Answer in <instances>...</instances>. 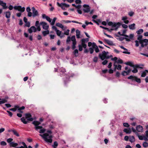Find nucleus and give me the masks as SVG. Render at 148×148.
I'll return each mask as SVG.
<instances>
[{"label":"nucleus","instance_id":"f257e3e1","mask_svg":"<svg viewBox=\"0 0 148 148\" xmlns=\"http://www.w3.org/2000/svg\"><path fill=\"white\" fill-rule=\"evenodd\" d=\"M47 133H45L43 134H40L39 135L41 136L44 140L47 143H51L52 141V136L49 135V134H52V132L50 130H48L47 131Z\"/></svg>","mask_w":148,"mask_h":148},{"label":"nucleus","instance_id":"f03ea898","mask_svg":"<svg viewBox=\"0 0 148 148\" xmlns=\"http://www.w3.org/2000/svg\"><path fill=\"white\" fill-rule=\"evenodd\" d=\"M32 124L34 125L35 126V128L36 130L37 131L38 129L40 130L39 131L40 133H43L45 132V129L43 128L42 126H39L41 124L40 122L38 121H34L32 122Z\"/></svg>","mask_w":148,"mask_h":148},{"label":"nucleus","instance_id":"7ed1b4c3","mask_svg":"<svg viewBox=\"0 0 148 148\" xmlns=\"http://www.w3.org/2000/svg\"><path fill=\"white\" fill-rule=\"evenodd\" d=\"M108 25L109 26H111L112 28L110 29V31L116 30L120 27L121 24L119 23H113L110 21L108 22Z\"/></svg>","mask_w":148,"mask_h":148},{"label":"nucleus","instance_id":"20e7f679","mask_svg":"<svg viewBox=\"0 0 148 148\" xmlns=\"http://www.w3.org/2000/svg\"><path fill=\"white\" fill-rule=\"evenodd\" d=\"M108 52H106L105 51H103L102 53H99V58L102 60L106 59H109V57L108 56Z\"/></svg>","mask_w":148,"mask_h":148},{"label":"nucleus","instance_id":"39448f33","mask_svg":"<svg viewBox=\"0 0 148 148\" xmlns=\"http://www.w3.org/2000/svg\"><path fill=\"white\" fill-rule=\"evenodd\" d=\"M142 35H139L138 36L137 38V39L139 40V43L141 44V46L139 48L141 49L142 48H143L144 47L143 45V42H148V39H145L143 40L142 39Z\"/></svg>","mask_w":148,"mask_h":148},{"label":"nucleus","instance_id":"423d86ee","mask_svg":"<svg viewBox=\"0 0 148 148\" xmlns=\"http://www.w3.org/2000/svg\"><path fill=\"white\" fill-rule=\"evenodd\" d=\"M127 79H131L132 81H135L138 83H140L141 82V80L140 78H138L137 77L133 76V75H130L128 77Z\"/></svg>","mask_w":148,"mask_h":148},{"label":"nucleus","instance_id":"0eeeda50","mask_svg":"<svg viewBox=\"0 0 148 148\" xmlns=\"http://www.w3.org/2000/svg\"><path fill=\"white\" fill-rule=\"evenodd\" d=\"M14 8L15 10H18V11L21 12H24L25 10L24 7H22L20 5L15 6L14 7Z\"/></svg>","mask_w":148,"mask_h":148},{"label":"nucleus","instance_id":"6e6552de","mask_svg":"<svg viewBox=\"0 0 148 148\" xmlns=\"http://www.w3.org/2000/svg\"><path fill=\"white\" fill-rule=\"evenodd\" d=\"M83 7L85 8L83 9V10L84 12L88 13L90 11V8L88 5L84 4L83 5Z\"/></svg>","mask_w":148,"mask_h":148},{"label":"nucleus","instance_id":"1a4fd4ad","mask_svg":"<svg viewBox=\"0 0 148 148\" xmlns=\"http://www.w3.org/2000/svg\"><path fill=\"white\" fill-rule=\"evenodd\" d=\"M32 117V115L30 113H27L25 114V117L28 121H33V118Z\"/></svg>","mask_w":148,"mask_h":148},{"label":"nucleus","instance_id":"9d476101","mask_svg":"<svg viewBox=\"0 0 148 148\" xmlns=\"http://www.w3.org/2000/svg\"><path fill=\"white\" fill-rule=\"evenodd\" d=\"M40 24L42 25L43 29L47 30L48 29L49 26L47 23L44 22H42L40 23Z\"/></svg>","mask_w":148,"mask_h":148},{"label":"nucleus","instance_id":"9b49d317","mask_svg":"<svg viewBox=\"0 0 148 148\" xmlns=\"http://www.w3.org/2000/svg\"><path fill=\"white\" fill-rule=\"evenodd\" d=\"M32 16L33 17H35L36 16H38L39 14L38 11L35 9L34 7H32Z\"/></svg>","mask_w":148,"mask_h":148},{"label":"nucleus","instance_id":"f8f14e48","mask_svg":"<svg viewBox=\"0 0 148 148\" xmlns=\"http://www.w3.org/2000/svg\"><path fill=\"white\" fill-rule=\"evenodd\" d=\"M28 31L30 34L32 33V32H35L36 31V28L34 26H32L28 29Z\"/></svg>","mask_w":148,"mask_h":148},{"label":"nucleus","instance_id":"ddd939ff","mask_svg":"<svg viewBox=\"0 0 148 148\" xmlns=\"http://www.w3.org/2000/svg\"><path fill=\"white\" fill-rule=\"evenodd\" d=\"M81 41L82 46L85 49L86 47V45L85 44V42H86V39L85 38L82 39Z\"/></svg>","mask_w":148,"mask_h":148},{"label":"nucleus","instance_id":"4468645a","mask_svg":"<svg viewBox=\"0 0 148 148\" xmlns=\"http://www.w3.org/2000/svg\"><path fill=\"white\" fill-rule=\"evenodd\" d=\"M136 130L138 132H142L143 131V127L140 125H137L136 127Z\"/></svg>","mask_w":148,"mask_h":148},{"label":"nucleus","instance_id":"2eb2a0df","mask_svg":"<svg viewBox=\"0 0 148 148\" xmlns=\"http://www.w3.org/2000/svg\"><path fill=\"white\" fill-rule=\"evenodd\" d=\"M0 5L3 7L4 9H6L7 8L6 3H4L3 1L0 0Z\"/></svg>","mask_w":148,"mask_h":148},{"label":"nucleus","instance_id":"dca6fc26","mask_svg":"<svg viewBox=\"0 0 148 148\" xmlns=\"http://www.w3.org/2000/svg\"><path fill=\"white\" fill-rule=\"evenodd\" d=\"M134 36V35L133 34H131L128 37L125 38L126 40L127 41H129L130 40V39H132Z\"/></svg>","mask_w":148,"mask_h":148},{"label":"nucleus","instance_id":"f3484780","mask_svg":"<svg viewBox=\"0 0 148 148\" xmlns=\"http://www.w3.org/2000/svg\"><path fill=\"white\" fill-rule=\"evenodd\" d=\"M66 71V70L64 68H62L60 71V76H64V73Z\"/></svg>","mask_w":148,"mask_h":148},{"label":"nucleus","instance_id":"a211bd4d","mask_svg":"<svg viewBox=\"0 0 148 148\" xmlns=\"http://www.w3.org/2000/svg\"><path fill=\"white\" fill-rule=\"evenodd\" d=\"M9 132H12L13 134L16 136L19 137V135L18 133L14 130H11L9 131Z\"/></svg>","mask_w":148,"mask_h":148},{"label":"nucleus","instance_id":"6ab92c4d","mask_svg":"<svg viewBox=\"0 0 148 148\" xmlns=\"http://www.w3.org/2000/svg\"><path fill=\"white\" fill-rule=\"evenodd\" d=\"M135 25H136L135 23H133L129 25L128 27L130 29L134 30L135 29Z\"/></svg>","mask_w":148,"mask_h":148},{"label":"nucleus","instance_id":"aec40b11","mask_svg":"<svg viewBox=\"0 0 148 148\" xmlns=\"http://www.w3.org/2000/svg\"><path fill=\"white\" fill-rule=\"evenodd\" d=\"M104 40L109 45H113V43L112 41L106 39H104Z\"/></svg>","mask_w":148,"mask_h":148},{"label":"nucleus","instance_id":"412c9836","mask_svg":"<svg viewBox=\"0 0 148 148\" xmlns=\"http://www.w3.org/2000/svg\"><path fill=\"white\" fill-rule=\"evenodd\" d=\"M125 64L127 65H129L131 66V67H133V68H134L136 67V66H135V65L133 64V63L131 62H127L125 63Z\"/></svg>","mask_w":148,"mask_h":148},{"label":"nucleus","instance_id":"4be33fe9","mask_svg":"<svg viewBox=\"0 0 148 148\" xmlns=\"http://www.w3.org/2000/svg\"><path fill=\"white\" fill-rule=\"evenodd\" d=\"M56 26L59 27H60V28H62V29H64V26L62 25V24L61 23H56Z\"/></svg>","mask_w":148,"mask_h":148},{"label":"nucleus","instance_id":"5701e85b","mask_svg":"<svg viewBox=\"0 0 148 148\" xmlns=\"http://www.w3.org/2000/svg\"><path fill=\"white\" fill-rule=\"evenodd\" d=\"M123 132L127 134H130L131 132V130L130 128L129 129L125 128L123 130Z\"/></svg>","mask_w":148,"mask_h":148},{"label":"nucleus","instance_id":"b1692460","mask_svg":"<svg viewBox=\"0 0 148 148\" xmlns=\"http://www.w3.org/2000/svg\"><path fill=\"white\" fill-rule=\"evenodd\" d=\"M10 146L13 147H15L18 145V144L14 143L13 142H11L10 143Z\"/></svg>","mask_w":148,"mask_h":148},{"label":"nucleus","instance_id":"393cba45","mask_svg":"<svg viewBox=\"0 0 148 148\" xmlns=\"http://www.w3.org/2000/svg\"><path fill=\"white\" fill-rule=\"evenodd\" d=\"M76 36L77 38H80V32L78 29H77L76 31Z\"/></svg>","mask_w":148,"mask_h":148},{"label":"nucleus","instance_id":"a878e982","mask_svg":"<svg viewBox=\"0 0 148 148\" xmlns=\"http://www.w3.org/2000/svg\"><path fill=\"white\" fill-rule=\"evenodd\" d=\"M129 141L131 143L134 142L135 141V138L134 136H129Z\"/></svg>","mask_w":148,"mask_h":148},{"label":"nucleus","instance_id":"bb28decb","mask_svg":"<svg viewBox=\"0 0 148 148\" xmlns=\"http://www.w3.org/2000/svg\"><path fill=\"white\" fill-rule=\"evenodd\" d=\"M5 17L7 18H9L10 17L11 14L9 11L5 12Z\"/></svg>","mask_w":148,"mask_h":148},{"label":"nucleus","instance_id":"cd10ccee","mask_svg":"<svg viewBox=\"0 0 148 148\" xmlns=\"http://www.w3.org/2000/svg\"><path fill=\"white\" fill-rule=\"evenodd\" d=\"M42 34L44 36H45L47 35L48 34H49V31L48 30L43 31L42 32Z\"/></svg>","mask_w":148,"mask_h":148},{"label":"nucleus","instance_id":"c85d7f7f","mask_svg":"<svg viewBox=\"0 0 148 148\" xmlns=\"http://www.w3.org/2000/svg\"><path fill=\"white\" fill-rule=\"evenodd\" d=\"M123 49L125 51L122 52L123 53L127 54H130V52L127 51H128L127 49H126L125 47L123 48Z\"/></svg>","mask_w":148,"mask_h":148},{"label":"nucleus","instance_id":"c756f323","mask_svg":"<svg viewBox=\"0 0 148 148\" xmlns=\"http://www.w3.org/2000/svg\"><path fill=\"white\" fill-rule=\"evenodd\" d=\"M73 53L75 56L77 57L78 56V51L77 49H75Z\"/></svg>","mask_w":148,"mask_h":148},{"label":"nucleus","instance_id":"7c9ffc66","mask_svg":"<svg viewBox=\"0 0 148 148\" xmlns=\"http://www.w3.org/2000/svg\"><path fill=\"white\" fill-rule=\"evenodd\" d=\"M15 107L16 108H18V110H23L25 108V107L23 106L21 108H19V106H15Z\"/></svg>","mask_w":148,"mask_h":148},{"label":"nucleus","instance_id":"2f4dec72","mask_svg":"<svg viewBox=\"0 0 148 148\" xmlns=\"http://www.w3.org/2000/svg\"><path fill=\"white\" fill-rule=\"evenodd\" d=\"M21 121L24 124H26L28 122L25 119L24 117H22L21 119Z\"/></svg>","mask_w":148,"mask_h":148},{"label":"nucleus","instance_id":"473e14b6","mask_svg":"<svg viewBox=\"0 0 148 148\" xmlns=\"http://www.w3.org/2000/svg\"><path fill=\"white\" fill-rule=\"evenodd\" d=\"M76 41L73 42L72 45V49H75L76 48L75 45L76 44Z\"/></svg>","mask_w":148,"mask_h":148},{"label":"nucleus","instance_id":"72a5a7b5","mask_svg":"<svg viewBox=\"0 0 148 148\" xmlns=\"http://www.w3.org/2000/svg\"><path fill=\"white\" fill-rule=\"evenodd\" d=\"M143 32V29H140L136 32V33L138 34H140L142 33Z\"/></svg>","mask_w":148,"mask_h":148},{"label":"nucleus","instance_id":"f704fd0d","mask_svg":"<svg viewBox=\"0 0 148 148\" xmlns=\"http://www.w3.org/2000/svg\"><path fill=\"white\" fill-rule=\"evenodd\" d=\"M56 17L54 18L52 22L51 23V25H54L55 24L56 21Z\"/></svg>","mask_w":148,"mask_h":148},{"label":"nucleus","instance_id":"c9c22d12","mask_svg":"<svg viewBox=\"0 0 148 148\" xmlns=\"http://www.w3.org/2000/svg\"><path fill=\"white\" fill-rule=\"evenodd\" d=\"M143 145L144 147H148V143L146 142H144L143 143Z\"/></svg>","mask_w":148,"mask_h":148},{"label":"nucleus","instance_id":"e433bc0d","mask_svg":"<svg viewBox=\"0 0 148 148\" xmlns=\"http://www.w3.org/2000/svg\"><path fill=\"white\" fill-rule=\"evenodd\" d=\"M58 145V143L56 141L54 142V144L52 145V147H53L54 148H56V147Z\"/></svg>","mask_w":148,"mask_h":148},{"label":"nucleus","instance_id":"4c0bfd02","mask_svg":"<svg viewBox=\"0 0 148 148\" xmlns=\"http://www.w3.org/2000/svg\"><path fill=\"white\" fill-rule=\"evenodd\" d=\"M71 40L73 42L76 41L75 36H72L71 38Z\"/></svg>","mask_w":148,"mask_h":148},{"label":"nucleus","instance_id":"58836bf2","mask_svg":"<svg viewBox=\"0 0 148 148\" xmlns=\"http://www.w3.org/2000/svg\"><path fill=\"white\" fill-rule=\"evenodd\" d=\"M7 101L5 99H3L1 101H0V104L4 103L7 102Z\"/></svg>","mask_w":148,"mask_h":148},{"label":"nucleus","instance_id":"ea45409f","mask_svg":"<svg viewBox=\"0 0 148 148\" xmlns=\"http://www.w3.org/2000/svg\"><path fill=\"white\" fill-rule=\"evenodd\" d=\"M0 145L3 146H5L7 145V143L5 141H2L0 142Z\"/></svg>","mask_w":148,"mask_h":148},{"label":"nucleus","instance_id":"a19ab883","mask_svg":"<svg viewBox=\"0 0 148 148\" xmlns=\"http://www.w3.org/2000/svg\"><path fill=\"white\" fill-rule=\"evenodd\" d=\"M57 34L58 36H60V35H61V32L60 31L57 30L56 31Z\"/></svg>","mask_w":148,"mask_h":148},{"label":"nucleus","instance_id":"79ce46f5","mask_svg":"<svg viewBox=\"0 0 148 148\" xmlns=\"http://www.w3.org/2000/svg\"><path fill=\"white\" fill-rule=\"evenodd\" d=\"M82 47L83 46H82V45H78L79 50V51H81L82 50Z\"/></svg>","mask_w":148,"mask_h":148},{"label":"nucleus","instance_id":"37998d69","mask_svg":"<svg viewBox=\"0 0 148 148\" xmlns=\"http://www.w3.org/2000/svg\"><path fill=\"white\" fill-rule=\"evenodd\" d=\"M121 74L123 76H125L127 75V73L126 71H124L122 72Z\"/></svg>","mask_w":148,"mask_h":148},{"label":"nucleus","instance_id":"c03bdc74","mask_svg":"<svg viewBox=\"0 0 148 148\" xmlns=\"http://www.w3.org/2000/svg\"><path fill=\"white\" fill-rule=\"evenodd\" d=\"M57 5H58V6H60V7H61V8H62V9H63V10H64V8H63V5H62V3H61V4H60V3L59 2H58L57 3Z\"/></svg>","mask_w":148,"mask_h":148},{"label":"nucleus","instance_id":"a18cd8bd","mask_svg":"<svg viewBox=\"0 0 148 148\" xmlns=\"http://www.w3.org/2000/svg\"><path fill=\"white\" fill-rule=\"evenodd\" d=\"M95 50L96 53H98L99 52V50L97 46H96V47H95Z\"/></svg>","mask_w":148,"mask_h":148},{"label":"nucleus","instance_id":"49530a36","mask_svg":"<svg viewBox=\"0 0 148 148\" xmlns=\"http://www.w3.org/2000/svg\"><path fill=\"white\" fill-rule=\"evenodd\" d=\"M134 68V69L132 71V72L134 73H137L138 71V70L137 69V68Z\"/></svg>","mask_w":148,"mask_h":148},{"label":"nucleus","instance_id":"de8ad7c7","mask_svg":"<svg viewBox=\"0 0 148 148\" xmlns=\"http://www.w3.org/2000/svg\"><path fill=\"white\" fill-rule=\"evenodd\" d=\"M146 73L145 72L143 71L142 72L141 74V76L142 77H144L146 76Z\"/></svg>","mask_w":148,"mask_h":148},{"label":"nucleus","instance_id":"09e8293b","mask_svg":"<svg viewBox=\"0 0 148 148\" xmlns=\"http://www.w3.org/2000/svg\"><path fill=\"white\" fill-rule=\"evenodd\" d=\"M69 29H67L66 30L64 31V34L66 35H68L69 34Z\"/></svg>","mask_w":148,"mask_h":148},{"label":"nucleus","instance_id":"8fccbe9b","mask_svg":"<svg viewBox=\"0 0 148 148\" xmlns=\"http://www.w3.org/2000/svg\"><path fill=\"white\" fill-rule=\"evenodd\" d=\"M13 140V139L12 138H9L7 139V141L8 143H10L11 142H12V141Z\"/></svg>","mask_w":148,"mask_h":148},{"label":"nucleus","instance_id":"3c124183","mask_svg":"<svg viewBox=\"0 0 148 148\" xmlns=\"http://www.w3.org/2000/svg\"><path fill=\"white\" fill-rule=\"evenodd\" d=\"M62 4L63 5V6H64V7L67 8L69 6V5L68 4H66L65 3H62Z\"/></svg>","mask_w":148,"mask_h":148},{"label":"nucleus","instance_id":"603ef678","mask_svg":"<svg viewBox=\"0 0 148 148\" xmlns=\"http://www.w3.org/2000/svg\"><path fill=\"white\" fill-rule=\"evenodd\" d=\"M138 136L139 140H142L143 139L144 136H140L139 135H138Z\"/></svg>","mask_w":148,"mask_h":148},{"label":"nucleus","instance_id":"864d4df0","mask_svg":"<svg viewBox=\"0 0 148 148\" xmlns=\"http://www.w3.org/2000/svg\"><path fill=\"white\" fill-rule=\"evenodd\" d=\"M98 59V58L97 57H95L93 59V61L94 62H97Z\"/></svg>","mask_w":148,"mask_h":148},{"label":"nucleus","instance_id":"5fc2aeb1","mask_svg":"<svg viewBox=\"0 0 148 148\" xmlns=\"http://www.w3.org/2000/svg\"><path fill=\"white\" fill-rule=\"evenodd\" d=\"M116 61L118 64H122L123 63V61L121 59H119L117 60Z\"/></svg>","mask_w":148,"mask_h":148},{"label":"nucleus","instance_id":"6e6d98bb","mask_svg":"<svg viewBox=\"0 0 148 148\" xmlns=\"http://www.w3.org/2000/svg\"><path fill=\"white\" fill-rule=\"evenodd\" d=\"M25 26H27L28 27H29L30 26V23L29 22H27L26 23H25Z\"/></svg>","mask_w":148,"mask_h":148},{"label":"nucleus","instance_id":"4d7b16f0","mask_svg":"<svg viewBox=\"0 0 148 148\" xmlns=\"http://www.w3.org/2000/svg\"><path fill=\"white\" fill-rule=\"evenodd\" d=\"M89 50L90 54H92L94 51L93 49L92 48L90 47L89 48Z\"/></svg>","mask_w":148,"mask_h":148},{"label":"nucleus","instance_id":"13d9d810","mask_svg":"<svg viewBox=\"0 0 148 148\" xmlns=\"http://www.w3.org/2000/svg\"><path fill=\"white\" fill-rule=\"evenodd\" d=\"M46 19L47 21L50 23H51V20L49 17L47 16V18Z\"/></svg>","mask_w":148,"mask_h":148},{"label":"nucleus","instance_id":"bf43d9fd","mask_svg":"<svg viewBox=\"0 0 148 148\" xmlns=\"http://www.w3.org/2000/svg\"><path fill=\"white\" fill-rule=\"evenodd\" d=\"M121 66L120 65H117V69L118 70H121Z\"/></svg>","mask_w":148,"mask_h":148},{"label":"nucleus","instance_id":"052dcab7","mask_svg":"<svg viewBox=\"0 0 148 148\" xmlns=\"http://www.w3.org/2000/svg\"><path fill=\"white\" fill-rule=\"evenodd\" d=\"M71 40V38L70 36H68L67 37V39L66 40V42L67 43H68Z\"/></svg>","mask_w":148,"mask_h":148},{"label":"nucleus","instance_id":"680f3d73","mask_svg":"<svg viewBox=\"0 0 148 148\" xmlns=\"http://www.w3.org/2000/svg\"><path fill=\"white\" fill-rule=\"evenodd\" d=\"M75 2L76 4H81L82 2L80 0H76Z\"/></svg>","mask_w":148,"mask_h":148},{"label":"nucleus","instance_id":"e2e57ef3","mask_svg":"<svg viewBox=\"0 0 148 148\" xmlns=\"http://www.w3.org/2000/svg\"><path fill=\"white\" fill-rule=\"evenodd\" d=\"M7 112L8 113L9 116H10V117L12 116L13 114L12 112L8 110H7Z\"/></svg>","mask_w":148,"mask_h":148},{"label":"nucleus","instance_id":"0e129e2a","mask_svg":"<svg viewBox=\"0 0 148 148\" xmlns=\"http://www.w3.org/2000/svg\"><path fill=\"white\" fill-rule=\"evenodd\" d=\"M123 125L125 127H128L129 126V125L127 123H123Z\"/></svg>","mask_w":148,"mask_h":148},{"label":"nucleus","instance_id":"69168bd1","mask_svg":"<svg viewBox=\"0 0 148 148\" xmlns=\"http://www.w3.org/2000/svg\"><path fill=\"white\" fill-rule=\"evenodd\" d=\"M118 58L117 57H115L114 58H112L111 59V60L114 61H117Z\"/></svg>","mask_w":148,"mask_h":148},{"label":"nucleus","instance_id":"338daca9","mask_svg":"<svg viewBox=\"0 0 148 148\" xmlns=\"http://www.w3.org/2000/svg\"><path fill=\"white\" fill-rule=\"evenodd\" d=\"M85 23L86 25H87L88 24L93 25V23L91 22H88L87 21H85Z\"/></svg>","mask_w":148,"mask_h":148},{"label":"nucleus","instance_id":"774afa93","mask_svg":"<svg viewBox=\"0 0 148 148\" xmlns=\"http://www.w3.org/2000/svg\"><path fill=\"white\" fill-rule=\"evenodd\" d=\"M27 16L29 17L32 16V13L31 11L28 12Z\"/></svg>","mask_w":148,"mask_h":148}]
</instances>
